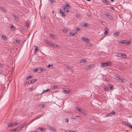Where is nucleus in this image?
<instances>
[{"label": "nucleus", "instance_id": "f03ea898", "mask_svg": "<svg viewBox=\"0 0 132 132\" xmlns=\"http://www.w3.org/2000/svg\"><path fill=\"white\" fill-rule=\"evenodd\" d=\"M110 64V63H109L108 62H107L106 63L104 62L103 63H101V67H104L108 66Z\"/></svg>", "mask_w": 132, "mask_h": 132}, {"label": "nucleus", "instance_id": "0e129e2a", "mask_svg": "<svg viewBox=\"0 0 132 132\" xmlns=\"http://www.w3.org/2000/svg\"><path fill=\"white\" fill-rule=\"evenodd\" d=\"M73 68V67L72 66H69V69H71Z\"/></svg>", "mask_w": 132, "mask_h": 132}, {"label": "nucleus", "instance_id": "f3484780", "mask_svg": "<svg viewBox=\"0 0 132 132\" xmlns=\"http://www.w3.org/2000/svg\"><path fill=\"white\" fill-rule=\"evenodd\" d=\"M64 5L66 7H69V8H70L71 7L69 6V4L67 2H65L64 3Z\"/></svg>", "mask_w": 132, "mask_h": 132}, {"label": "nucleus", "instance_id": "69168bd1", "mask_svg": "<svg viewBox=\"0 0 132 132\" xmlns=\"http://www.w3.org/2000/svg\"><path fill=\"white\" fill-rule=\"evenodd\" d=\"M68 132H74V131H72L71 130H69Z\"/></svg>", "mask_w": 132, "mask_h": 132}, {"label": "nucleus", "instance_id": "1a4fd4ad", "mask_svg": "<svg viewBox=\"0 0 132 132\" xmlns=\"http://www.w3.org/2000/svg\"><path fill=\"white\" fill-rule=\"evenodd\" d=\"M75 108L77 110V111L80 113L81 112V110H82V109L81 108L78 106H76Z\"/></svg>", "mask_w": 132, "mask_h": 132}, {"label": "nucleus", "instance_id": "aec40b11", "mask_svg": "<svg viewBox=\"0 0 132 132\" xmlns=\"http://www.w3.org/2000/svg\"><path fill=\"white\" fill-rule=\"evenodd\" d=\"M108 29L106 27L105 28V32L104 34V35H106L108 33Z\"/></svg>", "mask_w": 132, "mask_h": 132}, {"label": "nucleus", "instance_id": "5701e85b", "mask_svg": "<svg viewBox=\"0 0 132 132\" xmlns=\"http://www.w3.org/2000/svg\"><path fill=\"white\" fill-rule=\"evenodd\" d=\"M76 16L78 18H81L82 17V15H81L79 14H76Z\"/></svg>", "mask_w": 132, "mask_h": 132}, {"label": "nucleus", "instance_id": "6ab92c4d", "mask_svg": "<svg viewBox=\"0 0 132 132\" xmlns=\"http://www.w3.org/2000/svg\"><path fill=\"white\" fill-rule=\"evenodd\" d=\"M12 16L13 17V18L15 20H17L18 19V17L15 16L14 14H12Z\"/></svg>", "mask_w": 132, "mask_h": 132}, {"label": "nucleus", "instance_id": "f704fd0d", "mask_svg": "<svg viewBox=\"0 0 132 132\" xmlns=\"http://www.w3.org/2000/svg\"><path fill=\"white\" fill-rule=\"evenodd\" d=\"M0 10H2L4 11H5V8L1 6H0Z\"/></svg>", "mask_w": 132, "mask_h": 132}, {"label": "nucleus", "instance_id": "4c0bfd02", "mask_svg": "<svg viewBox=\"0 0 132 132\" xmlns=\"http://www.w3.org/2000/svg\"><path fill=\"white\" fill-rule=\"evenodd\" d=\"M53 47H55L56 48H60L61 47L59 45H56V44H54V45L53 46Z\"/></svg>", "mask_w": 132, "mask_h": 132}, {"label": "nucleus", "instance_id": "ea45409f", "mask_svg": "<svg viewBox=\"0 0 132 132\" xmlns=\"http://www.w3.org/2000/svg\"><path fill=\"white\" fill-rule=\"evenodd\" d=\"M109 84L110 89L111 90H113V88L112 87L111 85H110V84Z\"/></svg>", "mask_w": 132, "mask_h": 132}, {"label": "nucleus", "instance_id": "20e7f679", "mask_svg": "<svg viewBox=\"0 0 132 132\" xmlns=\"http://www.w3.org/2000/svg\"><path fill=\"white\" fill-rule=\"evenodd\" d=\"M102 2L105 5H109L110 4V2L106 0H102Z\"/></svg>", "mask_w": 132, "mask_h": 132}, {"label": "nucleus", "instance_id": "9d476101", "mask_svg": "<svg viewBox=\"0 0 132 132\" xmlns=\"http://www.w3.org/2000/svg\"><path fill=\"white\" fill-rule=\"evenodd\" d=\"M19 123L18 122H14L13 123H10L11 124V127H14L15 126H16Z\"/></svg>", "mask_w": 132, "mask_h": 132}, {"label": "nucleus", "instance_id": "9b49d317", "mask_svg": "<svg viewBox=\"0 0 132 132\" xmlns=\"http://www.w3.org/2000/svg\"><path fill=\"white\" fill-rule=\"evenodd\" d=\"M82 40L86 42L89 41V40L87 38L82 37Z\"/></svg>", "mask_w": 132, "mask_h": 132}, {"label": "nucleus", "instance_id": "423d86ee", "mask_svg": "<svg viewBox=\"0 0 132 132\" xmlns=\"http://www.w3.org/2000/svg\"><path fill=\"white\" fill-rule=\"evenodd\" d=\"M48 128L51 130L55 131H56L55 128L51 126H48Z\"/></svg>", "mask_w": 132, "mask_h": 132}, {"label": "nucleus", "instance_id": "8fccbe9b", "mask_svg": "<svg viewBox=\"0 0 132 132\" xmlns=\"http://www.w3.org/2000/svg\"><path fill=\"white\" fill-rule=\"evenodd\" d=\"M33 89V88L32 87L30 88L29 89V91H31V90H32Z\"/></svg>", "mask_w": 132, "mask_h": 132}, {"label": "nucleus", "instance_id": "2f4dec72", "mask_svg": "<svg viewBox=\"0 0 132 132\" xmlns=\"http://www.w3.org/2000/svg\"><path fill=\"white\" fill-rule=\"evenodd\" d=\"M32 78V77L31 76H30L28 77H27L26 78V79L27 80H28L31 78Z\"/></svg>", "mask_w": 132, "mask_h": 132}, {"label": "nucleus", "instance_id": "09e8293b", "mask_svg": "<svg viewBox=\"0 0 132 132\" xmlns=\"http://www.w3.org/2000/svg\"><path fill=\"white\" fill-rule=\"evenodd\" d=\"M119 79H120V80L122 82H124L125 81L123 79L120 78H119Z\"/></svg>", "mask_w": 132, "mask_h": 132}, {"label": "nucleus", "instance_id": "7c9ffc66", "mask_svg": "<svg viewBox=\"0 0 132 132\" xmlns=\"http://www.w3.org/2000/svg\"><path fill=\"white\" fill-rule=\"evenodd\" d=\"M59 87L58 85L54 86L52 87V88L53 89L55 88H56Z\"/></svg>", "mask_w": 132, "mask_h": 132}, {"label": "nucleus", "instance_id": "79ce46f5", "mask_svg": "<svg viewBox=\"0 0 132 132\" xmlns=\"http://www.w3.org/2000/svg\"><path fill=\"white\" fill-rule=\"evenodd\" d=\"M2 37L3 39L4 38V40H6V38H5V36L4 35H2Z\"/></svg>", "mask_w": 132, "mask_h": 132}, {"label": "nucleus", "instance_id": "864d4df0", "mask_svg": "<svg viewBox=\"0 0 132 132\" xmlns=\"http://www.w3.org/2000/svg\"><path fill=\"white\" fill-rule=\"evenodd\" d=\"M3 65L1 63H0V67H3Z\"/></svg>", "mask_w": 132, "mask_h": 132}, {"label": "nucleus", "instance_id": "3c124183", "mask_svg": "<svg viewBox=\"0 0 132 132\" xmlns=\"http://www.w3.org/2000/svg\"><path fill=\"white\" fill-rule=\"evenodd\" d=\"M65 120L67 122H68L69 121V119L68 118H66L65 119Z\"/></svg>", "mask_w": 132, "mask_h": 132}, {"label": "nucleus", "instance_id": "052dcab7", "mask_svg": "<svg viewBox=\"0 0 132 132\" xmlns=\"http://www.w3.org/2000/svg\"><path fill=\"white\" fill-rule=\"evenodd\" d=\"M129 128L130 129H132V126L131 124H130V126H129Z\"/></svg>", "mask_w": 132, "mask_h": 132}, {"label": "nucleus", "instance_id": "a878e982", "mask_svg": "<svg viewBox=\"0 0 132 132\" xmlns=\"http://www.w3.org/2000/svg\"><path fill=\"white\" fill-rule=\"evenodd\" d=\"M48 1L52 3H54L56 2L55 0H48Z\"/></svg>", "mask_w": 132, "mask_h": 132}, {"label": "nucleus", "instance_id": "a19ab883", "mask_svg": "<svg viewBox=\"0 0 132 132\" xmlns=\"http://www.w3.org/2000/svg\"><path fill=\"white\" fill-rule=\"evenodd\" d=\"M64 92L66 94H67L69 92L66 90L65 89L64 90Z\"/></svg>", "mask_w": 132, "mask_h": 132}, {"label": "nucleus", "instance_id": "a211bd4d", "mask_svg": "<svg viewBox=\"0 0 132 132\" xmlns=\"http://www.w3.org/2000/svg\"><path fill=\"white\" fill-rule=\"evenodd\" d=\"M59 10L60 13H62V15L63 16V17H65V15L64 12H62V11L61 9H60Z\"/></svg>", "mask_w": 132, "mask_h": 132}, {"label": "nucleus", "instance_id": "c9c22d12", "mask_svg": "<svg viewBox=\"0 0 132 132\" xmlns=\"http://www.w3.org/2000/svg\"><path fill=\"white\" fill-rule=\"evenodd\" d=\"M36 120V119L34 118V119H32L29 123V124L27 125H28L30 124L31 123H32V122H33L34 121Z\"/></svg>", "mask_w": 132, "mask_h": 132}, {"label": "nucleus", "instance_id": "49530a36", "mask_svg": "<svg viewBox=\"0 0 132 132\" xmlns=\"http://www.w3.org/2000/svg\"><path fill=\"white\" fill-rule=\"evenodd\" d=\"M76 31L80 32L81 31V29L80 28H77L76 29Z\"/></svg>", "mask_w": 132, "mask_h": 132}, {"label": "nucleus", "instance_id": "72a5a7b5", "mask_svg": "<svg viewBox=\"0 0 132 132\" xmlns=\"http://www.w3.org/2000/svg\"><path fill=\"white\" fill-rule=\"evenodd\" d=\"M119 32H116V33L114 34V35H116L117 36H118L119 35Z\"/></svg>", "mask_w": 132, "mask_h": 132}, {"label": "nucleus", "instance_id": "6e6552de", "mask_svg": "<svg viewBox=\"0 0 132 132\" xmlns=\"http://www.w3.org/2000/svg\"><path fill=\"white\" fill-rule=\"evenodd\" d=\"M46 44H47L51 46H54V44L52 43L47 40L46 41Z\"/></svg>", "mask_w": 132, "mask_h": 132}, {"label": "nucleus", "instance_id": "58836bf2", "mask_svg": "<svg viewBox=\"0 0 132 132\" xmlns=\"http://www.w3.org/2000/svg\"><path fill=\"white\" fill-rule=\"evenodd\" d=\"M68 31V30L67 29H64L63 31V33H65L67 32Z\"/></svg>", "mask_w": 132, "mask_h": 132}, {"label": "nucleus", "instance_id": "a18cd8bd", "mask_svg": "<svg viewBox=\"0 0 132 132\" xmlns=\"http://www.w3.org/2000/svg\"><path fill=\"white\" fill-rule=\"evenodd\" d=\"M104 90L105 91H108V87L105 86L104 88Z\"/></svg>", "mask_w": 132, "mask_h": 132}, {"label": "nucleus", "instance_id": "b1692460", "mask_svg": "<svg viewBox=\"0 0 132 132\" xmlns=\"http://www.w3.org/2000/svg\"><path fill=\"white\" fill-rule=\"evenodd\" d=\"M50 89H47L46 90H43V92L42 93V94L44 93H46L49 90H50Z\"/></svg>", "mask_w": 132, "mask_h": 132}, {"label": "nucleus", "instance_id": "4468645a", "mask_svg": "<svg viewBox=\"0 0 132 132\" xmlns=\"http://www.w3.org/2000/svg\"><path fill=\"white\" fill-rule=\"evenodd\" d=\"M94 65L92 64L90 65L87 67V70L89 69H91L92 68L94 67Z\"/></svg>", "mask_w": 132, "mask_h": 132}, {"label": "nucleus", "instance_id": "13d9d810", "mask_svg": "<svg viewBox=\"0 0 132 132\" xmlns=\"http://www.w3.org/2000/svg\"><path fill=\"white\" fill-rule=\"evenodd\" d=\"M26 26H27L28 27V26H29V24L28 23H26Z\"/></svg>", "mask_w": 132, "mask_h": 132}, {"label": "nucleus", "instance_id": "de8ad7c7", "mask_svg": "<svg viewBox=\"0 0 132 132\" xmlns=\"http://www.w3.org/2000/svg\"><path fill=\"white\" fill-rule=\"evenodd\" d=\"M20 29L22 31H23L24 30V28L23 27L21 26L20 27Z\"/></svg>", "mask_w": 132, "mask_h": 132}, {"label": "nucleus", "instance_id": "4d7b16f0", "mask_svg": "<svg viewBox=\"0 0 132 132\" xmlns=\"http://www.w3.org/2000/svg\"><path fill=\"white\" fill-rule=\"evenodd\" d=\"M51 65L50 64H49L48 65L47 67L48 68H50L51 67Z\"/></svg>", "mask_w": 132, "mask_h": 132}, {"label": "nucleus", "instance_id": "c03bdc74", "mask_svg": "<svg viewBox=\"0 0 132 132\" xmlns=\"http://www.w3.org/2000/svg\"><path fill=\"white\" fill-rule=\"evenodd\" d=\"M70 34L72 36H74V33L73 32H71L70 33Z\"/></svg>", "mask_w": 132, "mask_h": 132}, {"label": "nucleus", "instance_id": "2eb2a0df", "mask_svg": "<svg viewBox=\"0 0 132 132\" xmlns=\"http://www.w3.org/2000/svg\"><path fill=\"white\" fill-rule=\"evenodd\" d=\"M64 10L66 12L68 13L69 12V10H68V8H67L65 6H64L63 7Z\"/></svg>", "mask_w": 132, "mask_h": 132}, {"label": "nucleus", "instance_id": "f257e3e1", "mask_svg": "<svg viewBox=\"0 0 132 132\" xmlns=\"http://www.w3.org/2000/svg\"><path fill=\"white\" fill-rule=\"evenodd\" d=\"M26 124L27 123H25L23 124H22L20 126L18 127V129L17 130V132H19L20 130H22Z\"/></svg>", "mask_w": 132, "mask_h": 132}, {"label": "nucleus", "instance_id": "39448f33", "mask_svg": "<svg viewBox=\"0 0 132 132\" xmlns=\"http://www.w3.org/2000/svg\"><path fill=\"white\" fill-rule=\"evenodd\" d=\"M105 15L107 16L108 18L110 20H112L113 19V17L112 16L108 13H106L105 14Z\"/></svg>", "mask_w": 132, "mask_h": 132}, {"label": "nucleus", "instance_id": "e2e57ef3", "mask_svg": "<svg viewBox=\"0 0 132 132\" xmlns=\"http://www.w3.org/2000/svg\"><path fill=\"white\" fill-rule=\"evenodd\" d=\"M11 124H10V123H8V127H11Z\"/></svg>", "mask_w": 132, "mask_h": 132}, {"label": "nucleus", "instance_id": "680f3d73", "mask_svg": "<svg viewBox=\"0 0 132 132\" xmlns=\"http://www.w3.org/2000/svg\"><path fill=\"white\" fill-rule=\"evenodd\" d=\"M16 43H19L20 42V41L19 40H16Z\"/></svg>", "mask_w": 132, "mask_h": 132}, {"label": "nucleus", "instance_id": "393cba45", "mask_svg": "<svg viewBox=\"0 0 132 132\" xmlns=\"http://www.w3.org/2000/svg\"><path fill=\"white\" fill-rule=\"evenodd\" d=\"M86 62V60L84 59H82L81 60L80 62V63H84Z\"/></svg>", "mask_w": 132, "mask_h": 132}, {"label": "nucleus", "instance_id": "f8f14e48", "mask_svg": "<svg viewBox=\"0 0 132 132\" xmlns=\"http://www.w3.org/2000/svg\"><path fill=\"white\" fill-rule=\"evenodd\" d=\"M37 79H33L30 81V82H28L29 84H32L33 83L35 82L36 81Z\"/></svg>", "mask_w": 132, "mask_h": 132}, {"label": "nucleus", "instance_id": "c85d7f7f", "mask_svg": "<svg viewBox=\"0 0 132 132\" xmlns=\"http://www.w3.org/2000/svg\"><path fill=\"white\" fill-rule=\"evenodd\" d=\"M18 127L15 129H11V130H13V131H16L17 132V130L18 129Z\"/></svg>", "mask_w": 132, "mask_h": 132}, {"label": "nucleus", "instance_id": "dca6fc26", "mask_svg": "<svg viewBox=\"0 0 132 132\" xmlns=\"http://www.w3.org/2000/svg\"><path fill=\"white\" fill-rule=\"evenodd\" d=\"M49 36L53 38H54L56 37V35L52 34H50Z\"/></svg>", "mask_w": 132, "mask_h": 132}, {"label": "nucleus", "instance_id": "bb28decb", "mask_svg": "<svg viewBox=\"0 0 132 132\" xmlns=\"http://www.w3.org/2000/svg\"><path fill=\"white\" fill-rule=\"evenodd\" d=\"M80 113H81L84 115H86V113L84 111L81 110V112H80Z\"/></svg>", "mask_w": 132, "mask_h": 132}, {"label": "nucleus", "instance_id": "338daca9", "mask_svg": "<svg viewBox=\"0 0 132 132\" xmlns=\"http://www.w3.org/2000/svg\"><path fill=\"white\" fill-rule=\"evenodd\" d=\"M45 106L44 104L42 105V108H44L45 107Z\"/></svg>", "mask_w": 132, "mask_h": 132}, {"label": "nucleus", "instance_id": "7ed1b4c3", "mask_svg": "<svg viewBox=\"0 0 132 132\" xmlns=\"http://www.w3.org/2000/svg\"><path fill=\"white\" fill-rule=\"evenodd\" d=\"M122 123L123 125H125L129 127V126H130V124L128 122L125 121H123L122 122Z\"/></svg>", "mask_w": 132, "mask_h": 132}, {"label": "nucleus", "instance_id": "37998d69", "mask_svg": "<svg viewBox=\"0 0 132 132\" xmlns=\"http://www.w3.org/2000/svg\"><path fill=\"white\" fill-rule=\"evenodd\" d=\"M34 71L35 72H38V68L34 69Z\"/></svg>", "mask_w": 132, "mask_h": 132}, {"label": "nucleus", "instance_id": "cd10ccee", "mask_svg": "<svg viewBox=\"0 0 132 132\" xmlns=\"http://www.w3.org/2000/svg\"><path fill=\"white\" fill-rule=\"evenodd\" d=\"M38 50V47L36 46H35V53L37 51V50Z\"/></svg>", "mask_w": 132, "mask_h": 132}, {"label": "nucleus", "instance_id": "603ef678", "mask_svg": "<svg viewBox=\"0 0 132 132\" xmlns=\"http://www.w3.org/2000/svg\"><path fill=\"white\" fill-rule=\"evenodd\" d=\"M125 41H122V42H121V43H122V44H125V43H126Z\"/></svg>", "mask_w": 132, "mask_h": 132}, {"label": "nucleus", "instance_id": "0eeeda50", "mask_svg": "<svg viewBox=\"0 0 132 132\" xmlns=\"http://www.w3.org/2000/svg\"><path fill=\"white\" fill-rule=\"evenodd\" d=\"M115 114V112L114 111H112L111 112L107 114H106V117H110L112 115L114 114Z\"/></svg>", "mask_w": 132, "mask_h": 132}, {"label": "nucleus", "instance_id": "bf43d9fd", "mask_svg": "<svg viewBox=\"0 0 132 132\" xmlns=\"http://www.w3.org/2000/svg\"><path fill=\"white\" fill-rule=\"evenodd\" d=\"M87 15L89 17H91V15H90V14H87Z\"/></svg>", "mask_w": 132, "mask_h": 132}, {"label": "nucleus", "instance_id": "e433bc0d", "mask_svg": "<svg viewBox=\"0 0 132 132\" xmlns=\"http://www.w3.org/2000/svg\"><path fill=\"white\" fill-rule=\"evenodd\" d=\"M38 129H40V131H43L44 130L45 128H41L39 127L38 128Z\"/></svg>", "mask_w": 132, "mask_h": 132}, {"label": "nucleus", "instance_id": "4be33fe9", "mask_svg": "<svg viewBox=\"0 0 132 132\" xmlns=\"http://www.w3.org/2000/svg\"><path fill=\"white\" fill-rule=\"evenodd\" d=\"M116 56H117L118 57H120L122 56V54H119L118 53H116V55H115Z\"/></svg>", "mask_w": 132, "mask_h": 132}, {"label": "nucleus", "instance_id": "473e14b6", "mask_svg": "<svg viewBox=\"0 0 132 132\" xmlns=\"http://www.w3.org/2000/svg\"><path fill=\"white\" fill-rule=\"evenodd\" d=\"M125 44L127 45H128L130 43V42L129 41H125Z\"/></svg>", "mask_w": 132, "mask_h": 132}, {"label": "nucleus", "instance_id": "6e6d98bb", "mask_svg": "<svg viewBox=\"0 0 132 132\" xmlns=\"http://www.w3.org/2000/svg\"><path fill=\"white\" fill-rule=\"evenodd\" d=\"M40 117H40H39V116H38V117H36L35 118V119H36H36H39Z\"/></svg>", "mask_w": 132, "mask_h": 132}, {"label": "nucleus", "instance_id": "ddd939ff", "mask_svg": "<svg viewBox=\"0 0 132 132\" xmlns=\"http://www.w3.org/2000/svg\"><path fill=\"white\" fill-rule=\"evenodd\" d=\"M38 72L39 73H40L43 71V69L41 68V67H39L38 68Z\"/></svg>", "mask_w": 132, "mask_h": 132}, {"label": "nucleus", "instance_id": "c756f323", "mask_svg": "<svg viewBox=\"0 0 132 132\" xmlns=\"http://www.w3.org/2000/svg\"><path fill=\"white\" fill-rule=\"evenodd\" d=\"M10 28L11 29L13 28L15 30L16 29V28L14 27L12 24Z\"/></svg>", "mask_w": 132, "mask_h": 132}, {"label": "nucleus", "instance_id": "5fc2aeb1", "mask_svg": "<svg viewBox=\"0 0 132 132\" xmlns=\"http://www.w3.org/2000/svg\"><path fill=\"white\" fill-rule=\"evenodd\" d=\"M84 27H87V25L86 23H85V24H83Z\"/></svg>", "mask_w": 132, "mask_h": 132}, {"label": "nucleus", "instance_id": "774afa93", "mask_svg": "<svg viewBox=\"0 0 132 132\" xmlns=\"http://www.w3.org/2000/svg\"><path fill=\"white\" fill-rule=\"evenodd\" d=\"M67 69H69V66H67Z\"/></svg>", "mask_w": 132, "mask_h": 132}, {"label": "nucleus", "instance_id": "412c9836", "mask_svg": "<svg viewBox=\"0 0 132 132\" xmlns=\"http://www.w3.org/2000/svg\"><path fill=\"white\" fill-rule=\"evenodd\" d=\"M122 58H123V59H125L127 58V56L125 54H122Z\"/></svg>", "mask_w": 132, "mask_h": 132}]
</instances>
